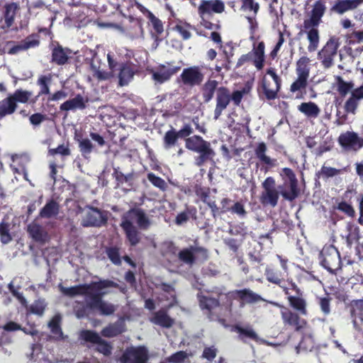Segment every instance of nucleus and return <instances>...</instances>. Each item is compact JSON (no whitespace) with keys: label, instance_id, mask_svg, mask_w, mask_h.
Wrapping results in <instances>:
<instances>
[{"label":"nucleus","instance_id":"864d4df0","mask_svg":"<svg viewBox=\"0 0 363 363\" xmlns=\"http://www.w3.org/2000/svg\"><path fill=\"white\" fill-rule=\"evenodd\" d=\"M79 148L84 157L89 155L94 150V145L88 138H82L79 140Z\"/></svg>","mask_w":363,"mask_h":363},{"label":"nucleus","instance_id":"9d476101","mask_svg":"<svg viewBox=\"0 0 363 363\" xmlns=\"http://www.w3.org/2000/svg\"><path fill=\"white\" fill-rule=\"evenodd\" d=\"M263 191L260 195L259 201L264 206L275 207L278 204L280 190L276 188V182L274 177H268L262 183Z\"/></svg>","mask_w":363,"mask_h":363},{"label":"nucleus","instance_id":"052dcab7","mask_svg":"<svg viewBox=\"0 0 363 363\" xmlns=\"http://www.w3.org/2000/svg\"><path fill=\"white\" fill-rule=\"evenodd\" d=\"M230 212L238 215L240 218H244L247 216V211L244 204L241 201H236L231 207Z\"/></svg>","mask_w":363,"mask_h":363},{"label":"nucleus","instance_id":"5701e85b","mask_svg":"<svg viewBox=\"0 0 363 363\" xmlns=\"http://www.w3.org/2000/svg\"><path fill=\"white\" fill-rule=\"evenodd\" d=\"M117 77L118 79V86H125L133 79L134 75L137 72V69L130 62L119 63Z\"/></svg>","mask_w":363,"mask_h":363},{"label":"nucleus","instance_id":"39448f33","mask_svg":"<svg viewBox=\"0 0 363 363\" xmlns=\"http://www.w3.org/2000/svg\"><path fill=\"white\" fill-rule=\"evenodd\" d=\"M279 176L283 182L278 186L280 195L289 202H293L301 195V189L298 186V181L294 172L289 167H284L279 172Z\"/></svg>","mask_w":363,"mask_h":363},{"label":"nucleus","instance_id":"680f3d73","mask_svg":"<svg viewBox=\"0 0 363 363\" xmlns=\"http://www.w3.org/2000/svg\"><path fill=\"white\" fill-rule=\"evenodd\" d=\"M188 358V354L185 351H179L171 356L167 360L170 363H183Z\"/></svg>","mask_w":363,"mask_h":363},{"label":"nucleus","instance_id":"c85d7f7f","mask_svg":"<svg viewBox=\"0 0 363 363\" xmlns=\"http://www.w3.org/2000/svg\"><path fill=\"white\" fill-rule=\"evenodd\" d=\"M77 52L72 51L67 47H54L52 51V62L57 65H63Z\"/></svg>","mask_w":363,"mask_h":363},{"label":"nucleus","instance_id":"4c0bfd02","mask_svg":"<svg viewBox=\"0 0 363 363\" xmlns=\"http://www.w3.org/2000/svg\"><path fill=\"white\" fill-rule=\"evenodd\" d=\"M288 301L289 306L294 308L300 315H306L308 314L307 303L306 300L301 296H289Z\"/></svg>","mask_w":363,"mask_h":363},{"label":"nucleus","instance_id":"603ef678","mask_svg":"<svg viewBox=\"0 0 363 363\" xmlns=\"http://www.w3.org/2000/svg\"><path fill=\"white\" fill-rule=\"evenodd\" d=\"M91 302V298H86L85 303L81 304L79 306L74 307V313L77 318H82L89 316L90 311H93L90 309L89 303Z\"/></svg>","mask_w":363,"mask_h":363},{"label":"nucleus","instance_id":"dca6fc26","mask_svg":"<svg viewBox=\"0 0 363 363\" xmlns=\"http://www.w3.org/2000/svg\"><path fill=\"white\" fill-rule=\"evenodd\" d=\"M194 132V129L191 124L185 123L179 130L174 128L167 130L163 137V146L165 149H169L175 146L178 139H184L191 135Z\"/></svg>","mask_w":363,"mask_h":363},{"label":"nucleus","instance_id":"bb28decb","mask_svg":"<svg viewBox=\"0 0 363 363\" xmlns=\"http://www.w3.org/2000/svg\"><path fill=\"white\" fill-rule=\"evenodd\" d=\"M355 194V190L347 189L342 196V201L337 203L335 208L349 217H354L355 211L350 203L352 196Z\"/></svg>","mask_w":363,"mask_h":363},{"label":"nucleus","instance_id":"a18cd8bd","mask_svg":"<svg viewBox=\"0 0 363 363\" xmlns=\"http://www.w3.org/2000/svg\"><path fill=\"white\" fill-rule=\"evenodd\" d=\"M234 330L239 334L238 337L242 342H245V338H249L254 341H257L259 340L257 334L250 327L242 328L236 325L234 326Z\"/></svg>","mask_w":363,"mask_h":363},{"label":"nucleus","instance_id":"6e6552de","mask_svg":"<svg viewBox=\"0 0 363 363\" xmlns=\"http://www.w3.org/2000/svg\"><path fill=\"white\" fill-rule=\"evenodd\" d=\"M196 296L200 309L210 321L225 322L221 318L222 306L219 298L206 296L202 292L198 293Z\"/></svg>","mask_w":363,"mask_h":363},{"label":"nucleus","instance_id":"4468645a","mask_svg":"<svg viewBox=\"0 0 363 363\" xmlns=\"http://www.w3.org/2000/svg\"><path fill=\"white\" fill-rule=\"evenodd\" d=\"M204 79V74L199 66H191L182 70L178 81L182 85L194 87L201 84Z\"/></svg>","mask_w":363,"mask_h":363},{"label":"nucleus","instance_id":"49530a36","mask_svg":"<svg viewBox=\"0 0 363 363\" xmlns=\"http://www.w3.org/2000/svg\"><path fill=\"white\" fill-rule=\"evenodd\" d=\"M51 81L50 76L41 75L38 81L37 84L40 86V91L38 95L35 97V99L32 101L33 103H35L38 99L43 95L50 94V87L49 84Z\"/></svg>","mask_w":363,"mask_h":363},{"label":"nucleus","instance_id":"0eeeda50","mask_svg":"<svg viewBox=\"0 0 363 363\" xmlns=\"http://www.w3.org/2000/svg\"><path fill=\"white\" fill-rule=\"evenodd\" d=\"M309 59L307 57H301L296 62V74L297 78L290 86V91L296 94V99H302L305 89L308 86V79L310 74L308 67Z\"/></svg>","mask_w":363,"mask_h":363},{"label":"nucleus","instance_id":"69168bd1","mask_svg":"<svg viewBox=\"0 0 363 363\" xmlns=\"http://www.w3.org/2000/svg\"><path fill=\"white\" fill-rule=\"evenodd\" d=\"M179 249L176 245L170 241L164 243V255L167 256H177Z\"/></svg>","mask_w":363,"mask_h":363},{"label":"nucleus","instance_id":"4be33fe9","mask_svg":"<svg viewBox=\"0 0 363 363\" xmlns=\"http://www.w3.org/2000/svg\"><path fill=\"white\" fill-rule=\"evenodd\" d=\"M225 5L221 0H203L198 8L201 18H209L213 13H220L224 11Z\"/></svg>","mask_w":363,"mask_h":363},{"label":"nucleus","instance_id":"b1692460","mask_svg":"<svg viewBox=\"0 0 363 363\" xmlns=\"http://www.w3.org/2000/svg\"><path fill=\"white\" fill-rule=\"evenodd\" d=\"M362 138L355 132L347 131L341 134L338 138L339 144L346 150L357 151L362 147Z\"/></svg>","mask_w":363,"mask_h":363},{"label":"nucleus","instance_id":"13d9d810","mask_svg":"<svg viewBox=\"0 0 363 363\" xmlns=\"http://www.w3.org/2000/svg\"><path fill=\"white\" fill-rule=\"evenodd\" d=\"M113 176L115 177L118 185L123 184L125 182H131L134 178L133 173H128L124 174L123 172L118 171L117 169H114Z\"/></svg>","mask_w":363,"mask_h":363},{"label":"nucleus","instance_id":"8fccbe9b","mask_svg":"<svg viewBox=\"0 0 363 363\" xmlns=\"http://www.w3.org/2000/svg\"><path fill=\"white\" fill-rule=\"evenodd\" d=\"M0 240L3 244H8L12 240L10 234V224L2 221L0 223Z\"/></svg>","mask_w":363,"mask_h":363},{"label":"nucleus","instance_id":"4d7b16f0","mask_svg":"<svg viewBox=\"0 0 363 363\" xmlns=\"http://www.w3.org/2000/svg\"><path fill=\"white\" fill-rule=\"evenodd\" d=\"M317 299L318 303L323 313L325 315H329L331 312L330 302L332 298L328 295H327L324 297H318Z\"/></svg>","mask_w":363,"mask_h":363},{"label":"nucleus","instance_id":"f8f14e48","mask_svg":"<svg viewBox=\"0 0 363 363\" xmlns=\"http://www.w3.org/2000/svg\"><path fill=\"white\" fill-rule=\"evenodd\" d=\"M80 339L86 342L96 344L95 350L106 357H108L112 353V345L105 340L102 339L100 335L94 330H83L79 335Z\"/></svg>","mask_w":363,"mask_h":363},{"label":"nucleus","instance_id":"5fc2aeb1","mask_svg":"<svg viewBox=\"0 0 363 363\" xmlns=\"http://www.w3.org/2000/svg\"><path fill=\"white\" fill-rule=\"evenodd\" d=\"M106 255L108 259L116 265L121 264V259L119 252V248L117 247H110L106 248Z\"/></svg>","mask_w":363,"mask_h":363},{"label":"nucleus","instance_id":"bf43d9fd","mask_svg":"<svg viewBox=\"0 0 363 363\" xmlns=\"http://www.w3.org/2000/svg\"><path fill=\"white\" fill-rule=\"evenodd\" d=\"M48 153L52 156L59 154L62 157H67L71 155V150L68 144L66 145L62 144L58 145L56 148L49 149Z\"/></svg>","mask_w":363,"mask_h":363},{"label":"nucleus","instance_id":"20e7f679","mask_svg":"<svg viewBox=\"0 0 363 363\" xmlns=\"http://www.w3.org/2000/svg\"><path fill=\"white\" fill-rule=\"evenodd\" d=\"M118 284L113 281L103 279L99 281H92L90 284H82L71 287H65L60 284L58 287L62 294L66 296L72 298L77 296H85L86 298H90L94 291L104 289L108 287L118 288Z\"/></svg>","mask_w":363,"mask_h":363},{"label":"nucleus","instance_id":"a19ab883","mask_svg":"<svg viewBox=\"0 0 363 363\" xmlns=\"http://www.w3.org/2000/svg\"><path fill=\"white\" fill-rule=\"evenodd\" d=\"M298 110L308 118H317L320 112L318 105L312 101L301 103L298 106Z\"/></svg>","mask_w":363,"mask_h":363},{"label":"nucleus","instance_id":"e433bc0d","mask_svg":"<svg viewBox=\"0 0 363 363\" xmlns=\"http://www.w3.org/2000/svg\"><path fill=\"white\" fill-rule=\"evenodd\" d=\"M50 34L47 29H41L38 33L32 34L26 38L23 45H38L46 43V40H50Z\"/></svg>","mask_w":363,"mask_h":363},{"label":"nucleus","instance_id":"393cba45","mask_svg":"<svg viewBox=\"0 0 363 363\" xmlns=\"http://www.w3.org/2000/svg\"><path fill=\"white\" fill-rule=\"evenodd\" d=\"M173 306L172 303L169 304L165 308H161L160 310L154 313L152 318L150 321L162 328H170L174 324V319L171 318L168 313V310Z\"/></svg>","mask_w":363,"mask_h":363},{"label":"nucleus","instance_id":"6ab92c4d","mask_svg":"<svg viewBox=\"0 0 363 363\" xmlns=\"http://www.w3.org/2000/svg\"><path fill=\"white\" fill-rule=\"evenodd\" d=\"M281 319L285 326L290 327L296 332L303 330L307 325V321L299 316L298 313L294 312L285 308L281 311Z\"/></svg>","mask_w":363,"mask_h":363},{"label":"nucleus","instance_id":"ddd939ff","mask_svg":"<svg viewBox=\"0 0 363 363\" xmlns=\"http://www.w3.org/2000/svg\"><path fill=\"white\" fill-rule=\"evenodd\" d=\"M102 290L98 289L92 292L89 298L91 302L88 305L91 310L98 311L100 315H111L114 313L116 308L113 304L103 300V297L106 293Z\"/></svg>","mask_w":363,"mask_h":363},{"label":"nucleus","instance_id":"09e8293b","mask_svg":"<svg viewBox=\"0 0 363 363\" xmlns=\"http://www.w3.org/2000/svg\"><path fill=\"white\" fill-rule=\"evenodd\" d=\"M149 182L155 187L160 189L162 191H166L167 189V184L166 182L161 177L155 175L152 172H150L147 175Z\"/></svg>","mask_w":363,"mask_h":363},{"label":"nucleus","instance_id":"aec40b11","mask_svg":"<svg viewBox=\"0 0 363 363\" xmlns=\"http://www.w3.org/2000/svg\"><path fill=\"white\" fill-rule=\"evenodd\" d=\"M264 47H253L251 52L242 55L237 62V67L243 65L245 62H252L258 70L264 67Z\"/></svg>","mask_w":363,"mask_h":363},{"label":"nucleus","instance_id":"0e129e2a","mask_svg":"<svg viewBox=\"0 0 363 363\" xmlns=\"http://www.w3.org/2000/svg\"><path fill=\"white\" fill-rule=\"evenodd\" d=\"M148 15L147 17L150 21L154 29L158 33H161L163 31V26L162 21L155 17L152 13L150 11H147Z\"/></svg>","mask_w":363,"mask_h":363},{"label":"nucleus","instance_id":"c03bdc74","mask_svg":"<svg viewBox=\"0 0 363 363\" xmlns=\"http://www.w3.org/2000/svg\"><path fill=\"white\" fill-rule=\"evenodd\" d=\"M16 108L17 104L15 103L10 95L3 99L0 102V120L4 116L14 113Z\"/></svg>","mask_w":363,"mask_h":363},{"label":"nucleus","instance_id":"a878e982","mask_svg":"<svg viewBox=\"0 0 363 363\" xmlns=\"http://www.w3.org/2000/svg\"><path fill=\"white\" fill-rule=\"evenodd\" d=\"M326 7L321 0L317 1L311 11V16L309 19L304 21V28L309 29L312 27L317 26L325 11Z\"/></svg>","mask_w":363,"mask_h":363},{"label":"nucleus","instance_id":"ea45409f","mask_svg":"<svg viewBox=\"0 0 363 363\" xmlns=\"http://www.w3.org/2000/svg\"><path fill=\"white\" fill-rule=\"evenodd\" d=\"M124 332V325L123 323L116 321L113 323H110L104 328L101 334L105 337H113Z\"/></svg>","mask_w":363,"mask_h":363},{"label":"nucleus","instance_id":"9b49d317","mask_svg":"<svg viewBox=\"0 0 363 363\" xmlns=\"http://www.w3.org/2000/svg\"><path fill=\"white\" fill-rule=\"evenodd\" d=\"M177 257L182 263L191 267L199 257L203 260H206L208 258V250L204 247L190 245L179 250Z\"/></svg>","mask_w":363,"mask_h":363},{"label":"nucleus","instance_id":"7ed1b4c3","mask_svg":"<svg viewBox=\"0 0 363 363\" xmlns=\"http://www.w3.org/2000/svg\"><path fill=\"white\" fill-rule=\"evenodd\" d=\"M185 147L194 152L199 154L195 158V164L198 167L203 166L207 161L213 160L216 152L211 147V143L205 140L201 136L194 135L184 139Z\"/></svg>","mask_w":363,"mask_h":363},{"label":"nucleus","instance_id":"7c9ffc66","mask_svg":"<svg viewBox=\"0 0 363 363\" xmlns=\"http://www.w3.org/2000/svg\"><path fill=\"white\" fill-rule=\"evenodd\" d=\"M88 102V99H84L81 94H77L73 99L67 100L60 105L61 111H70V110H83L86 107V104Z\"/></svg>","mask_w":363,"mask_h":363},{"label":"nucleus","instance_id":"e2e57ef3","mask_svg":"<svg viewBox=\"0 0 363 363\" xmlns=\"http://www.w3.org/2000/svg\"><path fill=\"white\" fill-rule=\"evenodd\" d=\"M217 353L218 350L214 346L206 347L203 349L201 357L211 362L216 358Z\"/></svg>","mask_w":363,"mask_h":363},{"label":"nucleus","instance_id":"58836bf2","mask_svg":"<svg viewBox=\"0 0 363 363\" xmlns=\"http://www.w3.org/2000/svg\"><path fill=\"white\" fill-rule=\"evenodd\" d=\"M59 211L60 206L58 203L53 199H50L40 210L39 216L43 218H50L58 215Z\"/></svg>","mask_w":363,"mask_h":363},{"label":"nucleus","instance_id":"338daca9","mask_svg":"<svg viewBox=\"0 0 363 363\" xmlns=\"http://www.w3.org/2000/svg\"><path fill=\"white\" fill-rule=\"evenodd\" d=\"M196 194L200 197L201 200L206 203L208 201V198L209 196L210 190L209 189H203L202 187H196L195 189Z\"/></svg>","mask_w":363,"mask_h":363},{"label":"nucleus","instance_id":"79ce46f5","mask_svg":"<svg viewBox=\"0 0 363 363\" xmlns=\"http://www.w3.org/2000/svg\"><path fill=\"white\" fill-rule=\"evenodd\" d=\"M197 209L194 206H186V208L184 211L180 212L177 214L175 218V223L178 225H181L183 223L187 222L189 218L192 219H196Z\"/></svg>","mask_w":363,"mask_h":363},{"label":"nucleus","instance_id":"cd10ccee","mask_svg":"<svg viewBox=\"0 0 363 363\" xmlns=\"http://www.w3.org/2000/svg\"><path fill=\"white\" fill-rule=\"evenodd\" d=\"M264 276L269 283L281 286L285 279L286 273L274 264H270L265 268Z\"/></svg>","mask_w":363,"mask_h":363},{"label":"nucleus","instance_id":"774afa93","mask_svg":"<svg viewBox=\"0 0 363 363\" xmlns=\"http://www.w3.org/2000/svg\"><path fill=\"white\" fill-rule=\"evenodd\" d=\"M309 31L308 33V38L311 44V45H316L318 43L319 36L318 31L317 29L312 27L309 28Z\"/></svg>","mask_w":363,"mask_h":363},{"label":"nucleus","instance_id":"f704fd0d","mask_svg":"<svg viewBox=\"0 0 363 363\" xmlns=\"http://www.w3.org/2000/svg\"><path fill=\"white\" fill-rule=\"evenodd\" d=\"M338 47H323L318 52V59L324 67L329 68L333 65V57L337 54Z\"/></svg>","mask_w":363,"mask_h":363},{"label":"nucleus","instance_id":"6e6d98bb","mask_svg":"<svg viewBox=\"0 0 363 363\" xmlns=\"http://www.w3.org/2000/svg\"><path fill=\"white\" fill-rule=\"evenodd\" d=\"M340 170L336 168L323 165L320 170L316 174V176L326 179L338 174Z\"/></svg>","mask_w":363,"mask_h":363},{"label":"nucleus","instance_id":"1a4fd4ad","mask_svg":"<svg viewBox=\"0 0 363 363\" xmlns=\"http://www.w3.org/2000/svg\"><path fill=\"white\" fill-rule=\"evenodd\" d=\"M266 74L272 77L273 83L266 76L263 77L261 85L262 91L258 89L259 96L262 98V94H263L266 99L274 100L278 96V92L281 86V79L273 67L267 69Z\"/></svg>","mask_w":363,"mask_h":363},{"label":"nucleus","instance_id":"f3484780","mask_svg":"<svg viewBox=\"0 0 363 363\" xmlns=\"http://www.w3.org/2000/svg\"><path fill=\"white\" fill-rule=\"evenodd\" d=\"M320 264L328 271L332 272L340 263V255L337 249L333 245L325 247L320 253Z\"/></svg>","mask_w":363,"mask_h":363},{"label":"nucleus","instance_id":"72a5a7b5","mask_svg":"<svg viewBox=\"0 0 363 363\" xmlns=\"http://www.w3.org/2000/svg\"><path fill=\"white\" fill-rule=\"evenodd\" d=\"M363 3V0H341L331 8V11L338 14H343L346 11L354 10Z\"/></svg>","mask_w":363,"mask_h":363},{"label":"nucleus","instance_id":"f257e3e1","mask_svg":"<svg viewBox=\"0 0 363 363\" xmlns=\"http://www.w3.org/2000/svg\"><path fill=\"white\" fill-rule=\"evenodd\" d=\"M133 221L141 230H147L151 225V221L145 211L138 207L130 208L123 216L120 225L130 245L136 246L140 242L141 236L138 228L134 225Z\"/></svg>","mask_w":363,"mask_h":363},{"label":"nucleus","instance_id":"c9c22d12","mask_svg":"<svg viewBox=\"0 0 363 363\" xmlns=\"http://www.w3.org/2000/svg\"><path fill=\"white\" fill-rule=\"evenodd\" d=\"M4 23L1 25L3 28H10L14 21V18L17 10L19 9L17 3L7 4L4 6Z\"/></svg>","mask_w":363,"mask_h":363},{"label":"nucleus","instance_id":"3c124183","mask_svg":"<svg viewBox=\"0 0 363 363\" xmlns=\"http://www.w3.org/2000/svg\"><path fill=\"white\" fill-rule=\"evenodd\" d=\"M61 316L55 315L48 323V327L52 334L58 336H62V331L60 326Z\"/></svg>","mask_w":363,"mask_h":363},{"label":"nucleus","instance_id":"473e14b6","mask_svg":"<svg viewBox=\"0 0 363 363\" xmlns=\"http://www.w3.org/2000/svg\"><path fill=\"white\" fill-rule=\"evenodd\" d=\"M179 67L167 68L164 65H160L157 71L152 72V79L162 84L169 80L171 77L177 73Z\"/></svg>","mask_w":363,"mask_h":363},{"label":"nucleus","instance_id":"f03ea898","mask_svg":"<svg viewBox=\"0 0 363 363\" xmlns=\"http://www.w3.org/2000/svg\"><path fill=\"white\" fill-rule=\"evenodd\" d=\"M354 84L352 81L346 82L340 76H335L333 88L342 97H345L350 93V97L346 100L344 109L347 113L355 114L359 105V101L363 99V85L354 89Z\"/></svg>","mask_w":363,"mask_h":363},{"label":"nucleus","instance_id":"2f4dec72","mask_svg":"<svg viewBox=\"0 0 363 363\" xmlns=\"http://www.w3.org/2000/svg\"><path fill=\"white\" fill-rule=\"evenodd\" d=\"M267 147L264 142L258 143L255 150V154L259 160V161L267 165V168L265 169V172L268 171V168L274 167L277 165V160L272 159L266 155Z\"/></svg>","mask_w":363,"mask_h":363},{"label":"nucleus","instance_id":"412c9836","mask_svg":"<svg viewBox=\"0 0 363 363\" xmlns=\"http://www.w3.org/2000/svg\"><path fill=\"white\" fill-rule=\"evenodd\" d=\"M107 221L102 212L97 208L90 207L82 220L83 227H100Z\"/></svg>","mask_w":363,"mask_h":363},{"label":"nucleus","instance_id":"de8ad7c7","mask_svg":"<svg viewBox=\"0 0 363 363\" xmlns=\"http://www.w3.org/2000/svg\"><path fill=\"white\" fill-rule=\"evenodd\" d=\"M32 92L29 91L23 90L21 89H16L13 94L10 95L16 104L17 102L26 104L28 101Z\"/></svg>","mask_w":363,"mask_h":363},{"label":"nucleus","instance_id":"423d86ee","mask_svg":"<svg viewBox=\"0 0 363 363\" xmlns=\"http://www.w3.org/2000/svg\"><path fill=\"white\" fill-rule=\"evenodd\" d=\"M246 94L245 89L242 90H235L230 92V89L225 86H220L216 97V107L214 109L213 118L217 120L222 115L223 111L228 107L230 101L235 106H239Z\"/></svg>","mask_w":363,"mask_h":363},{"label":"nucleus","instance_id":"c756f323","mask_svg":"<svg viewBox=\"0 0 363 363\" xmlns=\"http://www.w3.org/2000/svg\"><path fill=\"white\" fill-rule=\"evenodd\" d=\"M218 84V81L208 79L201 86V93L203 103L208 104L213 99L214 94H217L220 87Z\"/></svg>","mask_w":363,"mask_h":363},{"label":"nucleus","instance_id":"37998d69","mask_svg":"<svg viewBox=\"0 0 363 363\" xmlns=\"http://www.w3.org/2000/svg\"><path fill=\"white\" fill-rule=\"evenodd\" d=\"M28 232L31 238L36 242L44 243L46 241L48 233L38 224H31L28 227Z\"/></svg>","mask_w":363,"mask_h":363},{"label":"nucleus","instance_id":"a211bd4d","mask_svg":"<svg viewBox=\"0 0 363 363\" xmlns=\"http://www.w3.org/2000/svg\"><path fill=\"white\" fill-rule=\"evenodd\" d=\"M230 294L233 299L239 302L240 307H244L246 305L255 304L264 301L259 294L248 288L236 289L230 291Z\"/></svg>","mask_w":363,"mask_h":363},{"label":"nucleus","instance_id":"2eb2a0df","mask_svg":"<svg viewBox=\"0 0 363 363\" xmlns=\"http://www.w3.org/2000/svg\"><path fill=\"white\" fill-rule=\"evenodd\" d=\"M148 350L145 346L127 347L119 358L120 363H147Z\"/></svg>","mask_w":363,"mask_h":363}]
</instances>
